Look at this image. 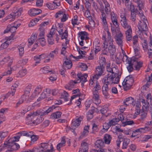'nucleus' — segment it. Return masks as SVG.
Returning a JSON list of instances; mask_svg holds the SVG:
<instances>
[{"label":"nucleus","instance_id":"obj_1","mask_svg":"<svg viewBox=\"0 0 152 152\" xmlns=\"http://www.w3.org/2000/svg\"><path fill=\"white\" fill-rule=\"evenodd\" d=\"M103 44L102 51L103 54L107 55L109 52L111 55H113L115 52V46L113 45L114 41L110 32L107 31V37L106 34L104 33L102 37Z\"/></svg>","mask_w":152,"mask_h":152},{"label":"nucleus","instance_id":"obj_2","mask_svg":"<svg viewBox=\"0 0 152 152\" xmlns=\"http://www.w3.org/2000/svg\"><path fill=\"white\" fill-rule=\"evenodd\" d=\"M116 75L108 74L106 75L103 79L104 82H105L110 86L118 84L119 81L120 76L118 75L116 77Z\"/></svg>","mask_w":152,"mask_h":152},{"label":"nucleus","instance_id":"obj_3","mask_svg":"<svg viewBox=\"0 0 152 152\" xmlns=\"http://www.w3.org/2000/svg\"><path fill=\"white\" fill-rule=\"evenodd\" d=\"M101 88V86L99 83H96V85L92 89L93 93V100L94 102L95 103L99 104L100 103V100L99 98V91Z\"/></svg>","mask_w":152,"mask_h":152},{"label":"nucleus","instance_id":"obj_4","mask_svg":"<svg viewBox=\"0 0 152 152\" xmlns=\"http://www.w3.org/2000/svg\"><path fill=\"white\" fill-rule=\"evenodd\" d=\"M111 19L112 23H110L111 25V30L113 32L115 31L116 29L117 30L119 29V23H118L117 17L113 12L110 13Z\"/></svg>","mask_w":152,"mask_h":152},{"label":"nucleus","instance_id":"obj_5","mask_svg":"<svg viewBox=\"0 0 152 152\" xmlns=\"http://www.w3.org/2000/svg\"><path fill=\"white\" fill-rule=\"evenodd\" d=\"M53 148L52 144L44 142L41 143L40 146L37 149L39 152H53Z\"/></svg>","mask_w":152,"mask_h":152},{"label":"nucleus","instance_id":"obj_6","mask_svg":"<svg viewBox=\"0 0 152 152\" xmlns=\"http://www.w3.org/2000/svg\"><path fill=\"white\" fill-rule=\"evenodd\" d=\"M134 80L132 75H130L126 77L122 83L123 87L124 90L127 91L132 86Z\"/></svg>","mask_w":152,"mask_h":152},{"label":"nucleus","instance_id":"obj_7","mask_svg":"<svg viewBox=\"0 0 152 152\" xmlns=\"http://www.w3.org/2000/svg\"><path fill=\"white\" fill-rule=\"evenodd\" d=\"M134 62H136L135 64L133 63L132 62L128 64V65L127 66V69L129 72H130L133 71L134 66L137 70H139L140 68L142 67V63L140 62H139L137 59L134 61Z\"/></svg>","mask_w":152,"mask_h":152},{"label":"nucleus","instance_id":"obj_8","mask_svg":"<svg viewBox=\"0 0 152 152\" xmlns=\"http://www.w3.org/2000/svg\"><path fill=\"white\" fill-rule=\"evenodd\" d=\"M55 108L56 107L54 105H53L52 107H49L45 111H44L41 110H37L33 113V114L31 116V117H33L35 115H39L40 116L45 115L52 111L53 109H55Z\"/></svg>","mask_w":152,"mask_h":152},{"label":"nucleus","instance_id":"obj_9","mask_svg":"<svg viewBox=\"0 0 152 152\" xmlns=\"http://www.w3.org/2000/svg\"><path fill=\"white\" fill-rule=\"evenodd\" d=\"M104 66L101 65L97 66L96 68V74L93 76V78L97 79L101 75H104Z\"/></svg>","mask_w":152,"mask_h":152},{"label":"nucleus","instance_id":"obj_10","mask_svg":"<svg viewBox=\"0 0 152 152\" xmlns=\"http://www.w3.org/2000/svg\"><path fill=\"white\" fill-rule=\"evenodd\" d=\"M7 140L8 141V148L12 152L20 148L18 144L12 142L14 141L13 139H9V137H8Z\"/></svg>","mask_w":152,"mask_h":152},{"label":"nucleus","instance_id":"obj_11","mask_svg":"<svg viewBox=\"0 0 152 152\" xmlns=\"http://www.w3.org/2000/svg\"><path fill=\"white\" fill-rule=\"evenodd\" d=\"M147 23H148L147 20H140L138 26L139 30L142 31L144 32H148V28Z\"/></svg>","mask_w":152,"mask_h":152},{"label":"nucleus","instance_id":"obj_12","mask_svg":"<svg viewBox=\"0 0 152 152\" xmlns=\"http://www.w3.org/2000/svg\"><path fill=\"white\" fill-rule=\"evenodd\" d=\"M101 18L102 19L103 27L105 30L104 31L103 34L104 33H105L106 34H107V31H110L108 29L107 24L106 20V15L104 12L103 11H101Z\"/></svg>","mask_w":152,"mask_h":152},{"label":"nucleus","instance_id":"obj_13","mask_svg":"<svg viewBox=\"0 0 152 152\" xmlns=\"http://www.w3.org/2000/svg\"><path fill=\"white\" fill-rule=\"evenodd\" d=\"M123 34L121 32H120L118 34H117L115 37L116 43L119 46H120L121 49L123 45Z\"/></svg>","mask_w":152,"mask_h":152},{"label":"nucleus","instance_id":"obj_14","mask_svg":"<svg viewBox=\"0 0 152 152\" xmlns=\"http://www.w3.org/2000/svg\"><path fill=\"white\" fill-rule=\"evenodd\" d=\"M109 85L104 82V84L102 88V92L105 98H107L109 97V93L110 92L108 88Z\"/></svg>","mask_w":152,"mask_h":152},{"label":"nucleus","instance_id":"obj_15","mask_svg":"<svg viewBox=\"0 0 152 152\" xmlns=\"http://www.w3.org/2000/svg\"><path fill=\"white\" fill-rule=\"evenodd\" d=\"M139 102H140V103L141 102L142 104V109L143 111H148V110H149L148 107L149 102L147 101H145L143 97H140ZM149 108H150L151 111H152V108L151 107H150Z\"/></svg>","mask_w":152,"mask_h":152},{"label":"nucleus","instance_id":"obj_16","mask_svg":"<svg viewBox=\"0 0 152 152\" xmlns=\"http://www.w3.org/2000/svg\"><path fill=\"white\" fill-rule=\"evenodd\" d=\"M106 69L107 71L112 74H117L118 69L115 66H110V64L108 63L106 65Z\"/></svg>","mask_w":152,"mask_h":152},{"label":"nucleus","instance_id":"obj_17","mask_svg":"<svg viewBox=\"0 0 152 152\" xmlns=\"http://www.w3.org/2000/svg\"><path fill=\"white\" fill-rule=\"evenodd\" d=\"M123 103L126 104V106L132 105L133 107H134L135 105L136 102L133 98L131 97H129L124 100Z\"/></svg>","mask_w":152,"mask_h":152},{"label":"nucleus","instance_id":"obj_18","mask_svg":"<svg viewBox=\"0 0 152 152\" xmlns=\"http://www.w3.org/2000/svg\"><path fill=\"white\" fill-rule=\"evenodd\" d=\"M23 11V9L22 8H18L17 7H14L13 10L12 17L14 18H18L20 16Z\"/></svg>","mask_w":152,"mask_h":152},{"label":"nucleus","instance_id":"obj_19","mask_svg":"<svg viewBox=\"0 0 152 152\" xmlns=\"http://www.w3.org/2000/svg\"><path fill=\"white\" fill-rule=\"evenodd\" d=\"M77 118L75 119L72 120L71 124V127H77L78 126L80 125L81 121L83 120V115H80L78 117L77 116Z\"/></svg>","mask_w":152,"mask_h":152},{"label":"nucleus","instance_id":"obj_20","mask_svg":"<svg viewBox=\"0 0 152 152\" xmlns=\"http://www.w3.org/2000/svg\"><path fill=\"white\" fill-rule=\"evenodd\" d=\"M42 90V88L40 86H38L35 89L34 92L30 97L31 99H32L34 98L37 96L41 92Z\"/></svg>","mask_w":152,"mask_h":152},{"label":"nucleus","instance_id":"obj_21","mask_svg":"<svg viewBox=\"0 0 152 152\" xmlns=\"http://www.w3.org/2000/svg\"><path fill=\"white\" fill-rule=\"evenodd\" d=\"M125 29L126 30L125 31V35L126 39L127 41H130L132 39V31L131 27V26H128Z\"/></svg>","mask_w":152,"mask_h":152},{"label":"nucleus","instance_id":"obj_22","mask_svg":"<svg viewBox=\"0 0 152 152\" xmlns=\"http://www.w3.org/2000/svg\"><path fill=\"white\" fill-rule=\"evenodd\" d=\"M121 18L120 21L121 24L124 29L128 28V26H131L128 24L126 16L124 15H121Z\"/></svg>","mask_w":152,"mask_h":152},{"label":"nucleus","instance_id":"obj_23","mask_svg":"<svg viewBox=\"0 0 152 152\" xmlns=\"http://www.w3.org/2000/svg\"><path fill=\"white\" fill-rule=\"evenodd\" d=\"M62 66L63 69H69L72 66V62L70 60L66 58L65 61L64 60Z\"/></svg>","mask_w":152,"mask_h":152},{"label":"nucleus","instance_id":"obj_24","mask_svg":"<svg viewBox=\"0 0 152 152\" xmlns=\"http://www.w3.org/2000/svg\"><path fill=\"white\" fill-rule=\"evenodd\" d=\"M77 76L78 79L77 80V81L79 80L80 81L79 83L81 81L83 82H85L87 81V77H88V75L87 74H82L80 72L78 73Z\"/></svg>","mask_w":152,"mask_h":152},{"label":"nucleus","instance_id":"obj_25","mask_svg":"<svg viewBox=\"0 0 152 152\" xmlns=\"http://www.w3.org/2000/svg\"><path fill=\"white\" fill-rule=\"evenodd\" d=\"M42 12L40 9L34 8L28 12V14L31 16H35L41 13Z\"/></svg>","mask_w":152,"mask_h":152},{"label":"nucleus","instance_id":"obj_26","mask_svg":"<svg viewBox=\"0 0 152 152\" xmlns=\"http://www.w3.org/2000/svg\"><path fill=\"white\" fill-rule=\"evenodd\" d=\"M137 59L136 58H130L127 56V55H125L123 56V61L124 62H126V64H128L129 63H131V62L133 63H135L136 62H134V61L137 60Z\"/></svg>","mask_w":152,"mask_h":152},{"label":"nucleus","instance_id":"obj_27","mask_svg":"<svg viewBox=\"0 0 152 152\" xmlns=\"http://www.w3.org/2000/svg\"><path fill=\"white\" fill-rule=\"evenodd\" d=\"M93 45L94 48L95 49V53L96 54L101 50L100 44L99 41L98 40L95 41L93 43Z\"/></svg>","mask_w":152,"mask_h":152},{"label":"nucleus","instance_id":"obj_28","mask_svg":"<svg viewBox=\"0 0 152 152\" xmlns=\"http://www.w3.org/2000/svg\"><path fill=\"white\" fill-rule=\"evenodd\" d=\"M89 127L90 126L88 125L84 126V127L83 131L80 136V138H82L88 135L89 133L88 130L89 129Z\"/></svg>","mask_w":152,"mask_h":152},{"label":"nucleus","instance_id":"obj_29","mask_svg":"<svg viewBox=\"0 0 152 152\" xmlns=\"http://www.w3.org/2000/svg\"><path fill=\"white\" fill-rule=\"evenodd\" d=\"M88 144L86 142L82 141L81 144V147L79 150L82 151L83 152H88Z\"/></svg>","mask_w":152,"mask_h":152},{"label":"nucleus","instance_id":"obj_30","mask_svg":"<svg viewBox=\"0 0 152 152\" xmlns=\"http://www.w3.org/2000/svg\"><path fill=\"white\" fill-rule=\"evenodd\" d=\"M95 148H99V149H103L102 147L104 145V142L102 140H99L95 142Z\"/></svg>","mask_w":152,"mask_h":152},{"label":"nucleus","instance_id":"obj_31","mask_svg":"<svg viewBox=\"0 0 152 152\" xmlns=\"http://www.w3.org/2000/svg\"><path fill=\"white\" fill-rule=\"evenodd\" d=\"M80 81L79 80L78 81H77V80L74 81L71 80L69 83L68 85H66L65 87L66 88L70 90L74 87L75 84L79 83Z\"/></svg>","mask_w":152,"mask_h":152},{"label":"nucleus","instance_id":"obj_32","mask_svg":"<svg viewBox=\"0 0 152 152\" xmlns=\"http://www.w3.org/2000/svg\"><path fill=\"white\" fill-rule=\"evenodd\" d=\"M125 1V5L128 10L133 11V9L134 8V6L132 5L130 1V0H124Z\"/></svg>","mask_w":152,"mask_h":152},{"label":"nucleus","instance_id":"obj_33","mask_svg":"<svg viewBox=\"0 0 152 152\" xmlns=\"http://www.w3.org/2000/svg\"><path fill=\"white\" fill-rule=\"evenodd\" d=\"M48 92V93L49 94H50V91L49 89L46 88L45 90H44L43 91L41 94L39 98L37 99V100L40 101L42 99H44L46 98V96L45 95V92L47 93Z\"/></svg>","mask_w":152,"mask_h":152},{"label":"nucleus","instance_id":"obj_34","mask_svg":"<svg viewBox=\"0 0 152 152\" xmlns=\"http://www.w3.org/2000/svg\"><path fill=\"white\" fill-rule=\"evenodd\" d=\"M78 35L80 37L81 40H86L88 39L87 33L85 31H81L78 33Z\"/></svg>","mask_w":152,"mask_h":152},{"label":"nucleus","instance_id":"obj_35","mask_svg":"<svg viewBox=\"0 0 152 152\" xmlns=\"http://www.w3.org/2000/svg\"><path fill=\"white\" fill-rule=\"evenodd\" d=\"M37 34L35 33L34 34H33L31 37L28 39V41L29 45H31L33 44L37 39Z\"/></svg>","mask_w":152,"mask_h":152},{"label":"nucleus","instance_id":"obj_36","mask_svg":"<svg viewBox=\"0 0 152 152\" xmlns=\"http://www.w3.org/2000/svg\"><path fill=\"white\" fill-rule=\"evenodd\" d=\"M27 73V70L25 68H22L19 70L17 75L18 77H22L25 76Z\"/></svg>","mask_w":152,"mask_h":152},{"label":"nucleus","instance_id":"obj_37","mask_svg":"<svg viewBox=\"0 0 152 152\" xmlns=\"http://www.w3.org/2000/svg\"><path fill=\"white\" fill-rule=\"evenodd\" d=\"M73 94H77L74 95H73L71 97L70 101L71 103L72 100L76 98L77 97H79L80 96V93L79 92V90L78 89H77L75 90H73L72 91Z\"/></svg>","mask_w":152,"mask_h":152},{"label":"nucleus","instance_id":"obj_38","mask_svg":"<svg viewBox=\"0 0 152 152\" xmlns=\"http://www.w3.org/2000/svg\"><path fill=\"white\" fill-rule=\"evenodd\" d=\"M103 139L105 143L107 144H109L110 143L112 137L110 135L106 134L104 135Z\"/></svg>","mask_w":152,"mask_h":152},{"label":"nucleus","instance_id":"obj_39","mask_svg":"<svg viewBox=\"0 0 152 152\" xmlns=\"http://www.w3.org/2000/svg\"><path fill=\"white\" fill-rule=\"evenodd\" d=\"M61 113L60 111H57L52 113L50 115V118L55 119L59 118L61 115Z\"/></svg>","mask_w":152,"mask_h":152},{"label":"nucleus","instance_id":"obj_40","mask_svg":"<svg viewBox=\"0 0 152 152\" xmlns=\"http://www.w3.org/2000/svg\"><path fill=\"white\" fill-rule=\"evenodd\" d=\"M66 143L65 139L64 137H63L61 142L57 145V149L59 151L60 150V148L64 146Z\"/></svg>","mask_w":152,"mask_h":152},{"label":"nucleus","instance_id":"obj_41","mask_svg":"<svg viewBox=\"0 0 152 152\" xmlns=\"http://www.w3.org/2000/svg\"><path fill=\"white\" fill-rule=\"evenodd\" d=\"M148 32H142V31H140L138 30L137 31V35L141 39H143L145 38V37L144 36V35L146 36H147V33Z\"/></svg>","mask_w":152,"mask_h":152},{"label":"nucleus","instance_id":"obj_42","mask_svg":"<svg viewBox=\"0 0 152 152\" xmlns=\"http://www.w3.org/2000/svg\"><path fill=\"white\" fill-rule=\"evenodd\" d=\"M58 49L56 48L53 51H52L50 53L48 56L52 59H53L55 56L58 54Z\"/></svg>","mask_w":152,"mask_h":152},{"label":"nucleus","instance_id":"obj_43","mask_svg":"<svg viewBox=\"0 0 152 152\" xmlns=\"http://www.w3.org/2000/svg\"><path fill=\"white\" fill-rule=\"evenodd\" d=\"M20 24H18L17 26H11L10 25H9L7 26V28H9V31L12 33H15V30L17 28V27H18Z\"/></svg>","mask_w":152,"mask_h":152},{"label":"nucleus","instance_id":"obj_44","mask_svg":"<svg viewBox=\"0 0 152 152\" xmlns=\"http://www.w3.org/2000/svg\"><path fill=\"white\" fill-rule=\"evenodd\" d=\"M24 44H21L18 46L19 55L20 56H22L24 53Z\"/></svg>","mask_w":152,"mask_h":152},{"label":"nucleus","instance_id":"obj_45","mask_svg":"<svg viewBox=\"0 0 152 152\" xmlns=\"http://www.w3.org/2000/svg\"><path fill=\"white\" fill-rule=\"evenodd\" d=\"M7 148H8V141H7V139L4 142V143L1 145L0 147V152L3 151Z\"/></svg>","mask_w":152,"mask_h":152},{"label":"nucleus","instance_id":"obj_46","mask_svg":"<svg viewBox=\"0 0 152 152\" xmlns=\"http://www.w3.org/2000/svg\"><path fill=\"white\" fill-rule=\"evenodd\" d=\"M146 79L147 81V83L145 86H143V87L145 86L147 87L151 84V82L152 80V73L151 74L150 76H148L146 77Z\"/></svg>","mask_w":152,"mask_h":152},{"label":"nucleus","instance_id":"obj_47","mask_svg":"<svg viewBox=\"0 0 152 152\" xmlns=\"http://www.w3.org/2000/svg\"><path fill=\"white\" fill-rule=\"evenodd\" d=\"M29 95L30 91L29 90H25L24 95L22 96L21 98H24L25 97V99L26 100H29V99L31 100L30 99V96H29Z\"/></svg>","mask_w":152,"mask_h":152},{"label":"nucleus","instance_id":"obj_48","mask_svg":"<svg viewBox=\"0 0 152 152\" xmlns=\"http://www.w3.org/2000/svg\"><path fill=\"white\" fill-rule=\"evenodd\" d=\"M22 136L21 134V133L20 131L17 133L16 136L15 137H14L13 138H9V139H13V140H14L13 141V142H15V141H19V140L20 139V136Z\"/></svg>","mask_w":152,"mask_h":152},{"label":"nucleus","instance_id":"obj_49","mask_svg":"<svg viewBox=\"0 0 152 152\" xmlns=\"http://www.w3.org/2000/svg\"><path fill=\"white\" fill-rule=\"evenodd\" d=\"M124 141L123 144L122 148L126 149L127 148L128 145L130 141L129 139L128 138H125L124 140Z\"/></svg>","mask_w":152,"mask_h":152},{"label":"nucleus","instance_id":"obj_50","mask_svg":"<svg viewBox=\"0 0 152 152\" xmlns=\"http://www.w3.org/2000/svg\"><path fill=\"white\" fill-rule=\"evenodd\" d=\"M94 111L93 110H89L87 115V118L88 120H89L91 119L93 117Z\"/></svg>","mask_w":152,"mask_h":152},{"label":"nucleus","instance_id":"obj_51","mask_svg":"<svg viewBox=\"0 0 152 152\" xmlns=\"http://www.w3.org/2000/svg\"><path fill=\"white\" fill-rule=\"evenodd\" d=\"M137 5H138V9L139 10H140V11L139 12V13L138 14V15L141 18V20H147L145 18V16L142 13V12L141 11V8L142 7H142H140V9H139L138 5V4L137 3Z\"/></svg>","mask_w":152,"mask_h":152},{"label":"nucleus","instance_id":"obj_52","mask_svg":"<svg viewBox=\"0 0 152 152\" xmlns=\"http://www.w3.org/2000/svg\"><path fill=\"white\" fill-rule=\"evenodd\" d=\"M20 132L22 136H26L30 137L31 136H32V134L33 133L32 132H27L25 131H21Z\"/></svg>","mask_w":152,"mask_h":152},{"label":"nucleus","instance_id":"obj_53","mask_svg":"<svg viewBox=\"0 0 152 152\" xmlns=\"http://www.w3.org/2000/svg\"><path fill=\"white\" fill-rule=\"evenodd\" d=\"M37 42H39L40 44L42 46H43L45 45L46 42L45 39L44 38H39L38 39L36 40Z\"/></svg>","mask_w":152,"mask_h":152},{"label":"nucleus","instance_id":"obj_54","mask_svg":"<svg viewBox=\"0 0 152 152\" xmlns=\"http://www.w3.org/2000/svg\"><path fill=\"white\" fill-rule=\"evenodd\" d=\"M119 122V119H117L116 118H113L111 120H110L109 122V124L110 125V126L115 125L117 124L118 122Z\"/></svg>","mask_w":152,"mask_h":152},{"label":"nucleus","instance_id":"obj_55","mask_svg":"<svg viewBox=\"0 0 152 152\" xmlns=\"http://www.w3.org/2000/svg\"><path fill=\"white\" fill-rule=\"evenodd\" d=\"M44 119L42 117H40L39 118H37L36 120L33 121V122L34 125H37V124H39L42 122Z\"/></svg>","mask_w":152,"mask_h":152},{"label":"nucleus","instance_id":"obj_56","mask_svg":"<svg viewBox=\"0 0 152 152\" xmlns=\"http://www.w3.org/2000/svg\"><path fill=\"white\" fill-rule=\"evenodd\" d=\"M41 70H42V72L45 74L52 72V70L48 66H46L44 67L41 69Z\"/></svg>","mask_w":152,"mask_h":152},{"label":"nucleus","instance_id":"obj_57","mask_svg":"<svg viewBox=\"0 0 152 152\" xmlns=\"http://www.w3.org/2000/svg\"><path fill=\"white\" fill-rule=\"evenodd\" d=\"M72 23L73 26L78 25L79 24V22L77 19V15H75L73 19L72 20Z\"/></svg>","mask_w":152,"mask_h":152},{"label":"nucleus","instance_id":"obj_58","mask_svg":"<svg viewBox=\"0 0 152 152\" xmlns=\"http://www.w3.org/2000/svg\"><path fill=\"white\" fill-rule=\"evenodd\" d=\"M92 130V131L91 132L92 133H95L98 131L99 129L97 125L96 124L93 123V124Z\"/></svg>","mask_w":152,"mask_h":152},{"label":"nucleus","instance_id":"obj_59","mask_svg":"<svg viewBox=\"0 0 152 152\" xmlns=\"http://www.w3.org/2000/svg\"><path fill=\"white\" fill-rule=\"evenodd\" d=\"M48 40L49 44L52 45L54 44V40L53 38V36L50 34H48Z\"/></svg>","mask_w":152,"mask_h":152},{"label":"nucleus","instance_id":"obj_60","mask_svg":"<svg viewBox=\"0 0 152 152\" xmlns=\"http://www.w3.org/2000/svg\"><path fill=\"white\" fill-rule=\"evenodd\" d=\"M9 45V42L6 41L5 42L2 43L0 46V50L5 49L7 48Z\"/></svg>","mask_w":152,"mask_h":152},{"label":"nucleus","instance_id":"obj_61","mask_svg":"<svg viewBox=\"0 0 152 152\" xmlns=\"http://www.w3.org/2000/svg\"><path fill=\"white\" fill-rule=\"evenodd\" d=\"M8 133L7 132H0V143L1 142L2 140L7 136Z\"/></svg>","mask_w":152,"mask_h":152},{"label":"nucleus","instance_id":"obj_62","mask_svg":"<svg viewBox=\"0 0 152 152\" xmlns=\"http://www.w3.org/2000/svg\"><path fill=\"white\" fill-rule=\"evenodd\" d=\"M61 96L62 98L64 99L65 101H68L69 95L65 91H64L63 93L61 94Z\"/></svg>","mask_w":152,"mask_h":152},{"label":"nucleus","instance_id":"obj_63","mask_svg":"<svg viewBox=\"0 0 152 152\" xmlns=\"http://www.w3.org/2000/svg\"><path fill=\"white\" fill-rule=\"evenodd\" d=\"M34 60L36 61L35 65L40 63L41 60L39 55L36 56L34 57Z\"/></svg>","mask_w":152,"mask_h":152},{"label":"nucleus","instance_id":"obj_64","mask_svg":"<svg viewBox=\"0 0 152 152\" xmlns=\"http://www.w3.org/2000/svg\"><path fill=\"white\" fill-rule=\"evenodd\" d=\"M64 13V12L62 11H60L57 12L55 15V17L56 18H61Z\"/></svg>","mask_w":152,"mask_h":152}]
</instances>
